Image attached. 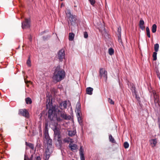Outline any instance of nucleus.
Wrapping results in <instances>:
<instances>
[{"label": "nucleus", "instance_id": "f257e3e1", "mask_svg": "<svg viewBox=\"0 0 160 160\" xmlns=\"http://www.w3.org/2000/svg\"><path fill=\"white\" fill-rule=\"evenodd\" d=\"M47 108H49L48 113V118L51 122H61L63 120H69L70 116H67L65 113L64 111H60L58 109L56 105H52V98L49 97H47L46 102Z\"/></svg>", "mask_w": 160, "mask_h": 160}, {"label": "nucleus", "instance_id": "f03ea898", "mask_svg": "<svg viewBox=\"0 0 160 160\" xmlns=\"http://www.w3.org/2000/svg\"><path fill=\"white\" fill-rule=\"evenodd\" d=\"M48 122H46L45 124L44 134L45 138L46 139L47 148L45 149L46 158L48 159L50 157V149L52 147V140L50 138L48 134Z\"/></svg>", "mask_w": 160, "mask_h": 160}, {"label": "nucleus", "instance_id": "7ed1b4c3", "mask_svg": "<svg viewBox=\"0 0 160 160\" xmlns=\"http://www.w3.org/2000/svg\"><path fill=\"white\" fill-rule=\"evenodd\" d=\"M65 77L64 71L61 68L60 66H57L54 70L52 79L56 82H58L63 79Z\"/></svg>", "mask_w": 160, "mask_h": 160}, {"label": "nucleus", "instance_id": "20e7f679", "mask_svg": "<svg viewBox=\"0 0 160 160\" xmlns=\"http://www.w3.org/2000/svg\"><path fill=\"white\" fill-rule=\"evenodd\" d=\"M52 124L53 125L54 128L53 129L54 132V136L55 138H57V140L58 142L59 146L61 147L62 146V142L61 139V136L60 134V131L59 128H57L58 122H51Z\"/></svg>", "mask_w": 160, "mask_h": 160}, {"label": "nucleus", "instance_id": "39448f33", "mask_svg": "<svg viewBox=\"0 0 160 160\" xmlns=\"http://www.w3.org/2000/svg\"><path fill=\"white\" fill-rule=\"evenodd\" d=\"M66 14L68 20V25L69 27L70 28L71 26H75L77 23L76 16L72 14L69 10L68 11Z\"/></svg>", "mask_w": 160, "mask_h": 160}, {"label": "nucleus", "instance_id": "423d86ee", "mask_svg": "<svg viewBox=\"0 0 160 160\" xmlns=\"http://www.w3.org/2000/svg\"><path fill=\"white\" fill-rule=\"evenodd\" d=\"M18 114L19 115L25 117L28 119L30 117V115L28 110L26 109H21L18 110Z\"/></svg>", "mask_w": 160, "mask_h": 160}, {"label": "nucleus", "instance_id": "0eeeda50", "mask_svg": "<svg viewBox=\"0 0 160 160\" xmlns=\"http://www.w3.org/2000/svg\"><path fill=\"white\" fill-rule=\"evenodd\" d=\"M30 19L25 18L24 21L22 22V29L29 28L30 27Z\"/></svg>", "mask_w": 160, "mask_h": 160}, {"label": "nucleus", "instance_id": "6e6552de", "mask_svg": "<svg viewBox=\"0 0 160 160\" xmlns=\"http://www.w3.org/2000/svg\"><path fill=\"white\" fill-rule=\"evenodd\" d=\"M57 58L59 61L62 62L63 59L65 58V51L63 49H61L58 52Z\"/></svg>", "mask_w": 160, "mask_h": 160}, {"label": "nucleus", "instance_id": "1a4fd4ad", "mask_svg": "<svg viewBox=\"0 0 160 160\" xmlns=\"http://www.w3.org/2000/svg\"><path fill=\"white\" fill-rule=\"evenodd\" d=\"M99 75L100 78H103L105 81L106 82L107 80V72L102 68H100L99 71Z\"/></svg>", "mask_w": 160, "mask_h": 160}, {"label": "nucleus", "instance_id": "9d476101", "mask_svg": "<svg viewBox=\"0 0 160 160\" xmlns=\"http://www.w3.org/2000/svg\"><path fill=\"white\" fill-rule=\"evenodd\" d=\"M149 141L150 145L152 148L155 147L158 143V140L156 138L151 139L149 140Z\"/></svg>", "mask_w": 160, "mask_h": 160}, {"label": "nucleus", "instance_id": "9b49d317", "mask_svg": "<svg viewBox=\"0 0 160 160\" xmlns=\"http://www.w3.org/2000/svg\"><path fill=\"white\" fill-rule=\"evenodd\" d=\"M154 98V102L155 103H157L158 104V105L160 106V102L159 99V96L157 95L155 92H153Z\"/></svg>", "mask_w": 160, "mask_h": 160}, {"label": "nucleus", "instance_id": "f8f14e48", "mask_svg": "<svg viewBox=\"0 0 160 160\" xmlns=\"http://www.w3.org/2000/svg\"><path fill=\"white\" fill-rule=\"evenodd\" d=\"M82 146H81L79 149V154L81 160H85L84 150L82 148Z\"/></svg>", "mask_w": 160, "mask_h": 160}, {"label": "nucleus", "instance_id": "ddd939ff", "mask_svg": "<svg viewBox=\"0 0 160 160\" xmlns=\"http://www.w3.org/2000/svg\"><path fill=\"white\" fill-rule=\"evenodd\" d=\"M67 106V103L66 101L62 102L59 105V107L62 110L66 108Z\"/></svg>", "mask_w": 160, "mask_h": 160}, {"label": "nucleus", "instance_id": "4468645a", "mask_svg": "<svg viewBox=\"0 0 160 160\" xmlns=\"http://www.w3.org/2000/svg\"><path fill=\"white\" fill-rule=\"evenodd\" d=\"M144 22L142 19H141L139 22V27L142 30L145 29V26H144Z\"/></svg>", "mask_w": 160, "mask_h": 160}, {"label": "nucleus", "instance_id": "2eb2a0df", "mask_svg": "<svg viewBox=\"0 0 160 160\" xmlns=\"http://www.w3.org/2000/svg\"><path fill=\"white\" fill-rule=\"evenodd\" d=\"M93 88L91 87H88L86 89L87 93L88 94L91 95L92 94Z\"/></svg>", "mask_w": 160, "mask_h": 160}, {"label": "nucleus", "instance_id": "dca6fc26", "mask_svg": "<svg viewBox=\"0 0 160 160\" xmlns=\"http://www.w3.org/2000/svg\"><path fill=\"white\" fill-rule=\"evenodd\" d=\"M69 147L70 148L71 150L73 151V150L77 149V145L75 144H70L69 145Z\"/></svg>", "mask_w": 160, "mask_h": 160}, {"label": "nucleus", "instance_id": "f3484780", "mask_svg": "<svg viewBox=\"0 0 160 160\" xmlns=\"http://www.w3.org/2000/svg\"><path fill=\"white\" fill-rule=\"evenodd\" d=\"M25 145L27 146H28L32 150H34V145L33 144L28 142H25Z\"/></svg>", "mask_w": 160, "mask_h": 160}, {"label": "nucleus", "instance_id": "a211bd4d", "mask_svg": "<svg viewBox=\"0 0 160 160\" xmlns=\"http://www.w3.org/2000/svg\"><path fill=\"white\" fill-rule=\"evenodd\" d=\"M76 132L75 130H71L68 131V135L69 136L72 137L76 133Z\"/></svg>", "mask_w": 160, "mask_h": 160}, {"label": "nucleus", "instance_id": "6ab92c4d", "mask_svg": "<svg viewBox=\"0 0 160 160\" xmlns=\"http://www.w3.org/2000/svg\"><path fill=\"white\" fill-rule=\"evenodd\" d=\"M74 34L72 32H71L69 33V41H72L74 38Z\"/></svg>", "mask_w": 160, "mask_h": 160}, {"label": "nucleus", "instance_id": "aec40b11", "mask_svg": "<svg viewBox=\"0 0 160 160\" xmlns=\"http://www.w3.org/2000/svg\"><path fill=\"white\" fill-rule=\"evenodd\" d=\"M109 141L112 142V143H115L116 141L114 139V138L112 137V135L111 134H110L109 135Z\"/></svg>", "mask_w": 160, "mask_h": 160}, {"label": "nucleus", "instance_id": "412c9836", "mask_svg": "<svg viewBox=\"0 0 160 160\" xmlns=\"http://www.w3.org/2000/svg\"><path fill=\"white\" fill-rule=\"evenodd\" d=\"M157 26L155 24L152 25V31L153 33H155L157 30Z\"/></svg>", "mask_w": 160, "mask_h": 160}, {"label": "nucleus", "instance_id": "4be33fe9", "mask_svg": "<svg viewBox=\"0 0 160 160\" xmlns=\"http://www.w3.org/2000/svg\"><path fill=\"white\" fill-rule=\"evenodd\" d=\"M76 108L77 109L78 113V114H79L78 112L80 111L81 109V104L79 102L77 103L76 106Z\"/></svg>", "mask_w": 160, "mask_h": 160}, {"label": "nucleus", "instance_id": "5701e85b", "mask_svg": "<svg viewBox=\"0 0 160 160\" xmlns=\"http://www.w3.org/2000/svg\"><path fill=\"white\" fill-rule=\"evenodd\" d=\"M25 101L27 104H31L32 103V101L31 99L28 97L25 99Z\"/></svg>", "mask_w": 160, "mask_h": 160}, {"label": "nucleus", "instance_id": "b1692460", "mask_svg": "<svg viewBox=\"0 0 160 160\" xmlns=\"http://www.w3.org/2000/svg\"><path fill=\"white\" fill-rule=\"evenodd\" d=\"M114 49L112 48H109L108 49V53L110 55H112L114 54Z\"/></svg>", "mask_w": 160, "mask_h": 160}, {"label": "nucleus", "instance_id": "393cba45", "mask_svg": "<svg viewBox=\"0 0 160 160\" xmlns=\"http://www.w3.org/2000/svg\"><path fill=\"white\" fill-rule=\"evenodd\" d=\"M146 30L148 37L149 38H150L151 36L150 32V30L148 27H146Z\"/></svg>", "mask_w": 160, "mask_h": 160}, {"label": "nucleus", "instance_id": "a878e982", "mask_svg": "<svg viewBox=\"0 0 160 160\" xmlns=\"http://www.w3.org/2000/svg\"><path fill=\"white\" fill-rule=\"evenodd\" d=\"M159 45L158 43H156L154 45V49L155 52H157L158 51Z\"/></svg>", "mask_w": 160, "mask_h": 160}, {"label": "nucleus", "instance_id": "bb28decb", "mask_svg": "<svg viewBox=\"0 0 160 160\" xmlns=\"http://www.w3.org/2000/svg\"><path fill=\"white\" fill-rule=\"evenodd\" d=\"M31 60H30V56H29L28 58V59L27 60V62H26V63H27V65L30 67H31Z\"/></svg>", "mask_w": 160, "mask_h": 160}, {"label": "nucleus", "instance_id": "cd10ccee", "mask_svg": "<svg viewBox=\"0 0 160 160\" xmlns=\"http://www.w3.org/2000/svg\"><path fill=\"white\" fill-rule=\"evenodd\" d=\"M157 52H155L153 53L152 57L153 58V60L155 61L157 59Z\"/></svg>", "mask_w": 160, "mask_h": 160}, {"label": "nucleus", "instance_id": "c85d7f7f", "mask_svg": "<svg viewBox=\"0 0 160 160\" xmlns=\"http://www.w3.org/2000/svg\"><path fill=\"white\" fill-rule=\"evenodd\" d=\"M121 27L119 26L118 28L117 31L119 34V35H118V37L119 38H120L121 35Z\"/></svg>", "mask_w": 160, "mask_h": 160}, {"label": "nucleus", "instance_id": "c756f323", "mask_svg": "<svg viewBox=\"0 0 160 160\" xmlns=\"http://www.w3.org/2000/svg\"><path fill=\"white\" fill-rule=\"evenodd\" d=\"M129 86L131 89H132L133 90H134L136 89L135 86L132 83H129Z\"/></svg>", "mask_w": 160, "mask_h": 160}, {"label": "nucleus", "instance_id": "7c9ffc66", "mask_svg": "<svg viewBox=\"0 0 160 160\" xmlns=\"http://www.w3.org/2000/svg\"><path fill=\"white\" fill-rule=\"evenodd\" d=\"M135 98H136V99L137 100V101H138V102L140 106H141V102L140 101V98L138 96V95H137V96H135Z\"/></svg>", "mask_w": 160, "mask_h": 160}, {"label": "nucleus", "instance_id": "2f4dec72", "mask_svg": "<svg viewBox=\"0 0 160 160\" xmlns=\"http://www.w3.org/2000/svg\"><path fill=\"white\" fill-rule=\"evenodd\" d=\"M33 157V155H31V158H29L28 156L26 154L24 155V160H32V158Z\"/></svg>", "mask_w": 160, "mask_h": 160}, {"label": "nucleus", "instance_id": "473e14b6", "mask_svg": "<svg viewBox=\"0 0 160 160\" xmlns=\"http://www.w3.org/2000/svg\"><path fill=\"white\" fill-rule=\"evenodd\" d=\"M131 90L132 93V95L133 96L135 95V96H136L137 95V92L136 89H134V90H133L132 89H131Z\"/></svg>", "mask_w": 160, "mask_h": 160}, {"label": "nucleus", "instance_id": "72a5a7b5", "mask_svg": "<svg viewBox=\"0 0 160 160\" xmlns=\"http://www.w3.org/2000/svg\"><path fill=\"white\" fill-rule=\"evenodd\" d=\"M129 146V144L128 142H126L124 143L123 146L125 148H128Z\"/></svg>", "mask_w": 160, "mask_h": 160}, {"label": "nucleus", "instance_id": "f704fd0d", "mask_svg": "<svg viewBox=\"0 0 160 160\" xmlns=\"http://www.w3.org/2000/svg\"><path fill=\"white\" fill-rule=\"evenodd\" d=\"M108 102L111 104L114 105V102L111 99L109 98L108 99Z\"/></svg>", "mask_w": 160, "mask_h": 160}, {"label": "nucleus", "instance_id": "c9c22d12", "mask_svg": "<svg viewBox=\"0 0 160 160\" xmlns=\"http://www.w3.org/2000/svg\"><path fill=\"white\" fill-rule=\"evenodd\" d=\"M89 1L90 4L92 5H93L95 3V0H89Z\"/></svg>", "mask_w": 160, "mask_h": 160}, {"label": "nucleus", "instance_id": "e433bc0d", "mask_svg": "<svg viewBox=\"0 0 160 160\" xmlns=\"http://www.w3.org/2000/svg\"><path fill=\"white\" fill-rule=\"evenodd\" d=\"M84 37L85 38H87L88 37V35L87 32H84Z\"/></svg>", "mask_w": 160, "mask_h": 160}, {"label": "nucleus", "instance_id": "4c0bfd02", "mask_svg": "<svg viewBox=\"0 0 160 160\" xmlns=\"http://www.w3.org/2000/svg\"><path fill=\"white\" fill-rule=\"evenodd\" d=\"M50 37V36H43L42 38L44 40H47L48 38H49Z\"/></svg>", "mask_w": 160, "mask_h": 160}, {"label": "nucleus", "instance_id": "58836bf2", "mask_svg": "<svg viewBox=\"0 0 160 160\" xmlns=\"http://www.w3.org/2000/svg\"><path fill=\"white\" fill-rule=\"evenodd\" d=\"M104 29L105 30V31H104L105 34L104 33H102V35H104V36H107V35H108V34L106 32V31L105 30V29L104 27Z\"/></svg>", "mask_w": 160, "mask_h": 160}, {"label": "nucleus", "instance_id": "ea45409f", "mask_svg": "<svg viewBox=\"0 0 160 160\" xmlns=\"http://www.w3.org/2000/svg\"><path fill=\"white\" fill-rule=\"evenodd\" d=\"M76 2H75V1L74 2V7H77V5L78 4V1H77L76 0Z\"/></svg>", "mask_w": 160, "mask_h": 160}, {"label": "nucleus", "instance_id": "a19ab883", "mask_svg": "<svg viewBox=\"0 0 160 160\" xmlns=\"http://www.w3.org/2000/svg\"><path fill=\"white\" fill-rule=\"evenodd\" d=\"M78 121L79 122H80V121H82V118L81 117H79L78 118Z\"/></svg>", "mask_w": 160, "mask_h": 160}, {"label": "nucleus", "instance_id": "79ce46f5", "mask_svg": "<svg viewBox=\"0 0 160 160\" xmlns=\"http://www.w3.org/2000/svg\"><path fill=\"white\" fill-rule=\"evenodd\" d=\"M28 39L30 42L32 41V39L31 35H30L29 37H28Z\"/></svg>", "mask_w": 160, "mask_h": 160}, {"label": "nucleus", "instance_id": "37998d69", "mask_svg": "<svg viewBox=\"0 0 160 160\" xmlns=\"http://www.w3.org/2000/svg\"><path fill=\"white\" fill-rule=\"evenodd\" d=\"M36 160H41V158L40 156H37L36 158Z\"/></svg>", "mask_w": 160, "mask_h": 160}, {"label": "nucleus", "instance_id": "c03bdc74", "mask_svg": "<svg viewBox=\"0 0 160 160\" xmlns=\"http://www.w3.org/2000/svg\"><path fill=\"white\" fill-rule=\"evenodd\" d=\"M64 141L65 142H69V141L68 140V139L67 138H65L64 139Z\"/></svg>", "mask_w": 160, "mask_h": 160}, {"label": "nucleus", "instance_id": "a18cd8bd", "mask_svg": "<svg viewBox=\"0 0 160 160\" xmlns=\"http://www.w3.org/2000/svg\"><path fill=\"white\" fill-rule=\"evenodd\" d=\"M118 41H119V42H120L121 43H122V40H121V37H120V38L119 37V38L118 37Z\"/></svg>", "mask_w": 160, "mask_h": 160}, {"label": "nucleus", "instance_id": "49530a36", "mask_svg": "<svg viewBox=\"0 0 160 160\" xmlns=\"http://www.w3.org/2000/svg\"><path fill=\"white\" fill-rule=\"evenodd\" d=\"M79 123L80 126H82V124H83L82 121H80V122H79Z\"/></svg>", "mask_w": 160, "mask_h": 160}, {"label": "nucleus", "instance_id": "de8ad7c7", "mask_svg": "<svg viewBox=\"0 0 160 160\" xmlns=\"http://www.w3.org/2000/svg\"><path fill=\"white\" fill-rule=\"evenodd\" d=\"M157 76L160 79V76H159V73H158L157 72Z\"/></svg>", "mask_w": 160, "mask_h": 160}, {"label": "nucleus", "instance_id": "09e8293b", "mask_svg": "<svg viewBox=\"0 0 160 160\" xmlns=\"http://www.w3.org/2000/svg\"><path fill=\"white\" fill-rule=\"evenodd\" d=\"M39 146V148L40 147V145L39 144H38V143L37 145V147H38V146Z\"/></svg>", "mask_w": 160, "mask_h": 160}, {"label": "nucleus", "instance_id": "8fccbe9b", "mask_svg": "<svg viewBox=\"0 0 160 160\" xmlns=\"http://www.w3.org/2000/svg\"><path fill=\"white\" fill-rule=\"evenodd\" d=\"M25 82L26 83H28V82H30V83L31 82L30 81H27V82H26V81H25Z\"/></svg>", "mask_w": 160, "mask_h": 160}, {"label": "nucleus", "instance_id": "3c124183", "mask_svg": "<svg viewBox=\"0 0 160 160\" xmlns=\"http://www.w3.org/2000/svg\"><path fill=\"white\" fill-rule=\"evenodd\" d=\"M45 32V31H43V32H42V33H44Z\"/></svg>", "mask_w": 160, "mask_h": 160}, {"label": "nucleus", "instance_id": "603ef678", "mask_svg": "<svg viewBox=\"0 0 160 160\" xmlns=\"http://www.w3.org/2000/svg\"><path fill=\"white\" fill-rule=\"evenodd\" d=\"M26 149H28V148H27V147H26Z\"/></svg>", "mask_w": 160, "mask_h": 160}, {"label": "nucleus", "instance_id": "864d4df0", "mask_svg": "<svg viewBox=\"0 0 160 160\" xmlns=\"http://www.w3.org/2000/svg\"><path fill=\"white\" fill-rule=\"evenodd\" d=\"M27 86L28 87V86H29V85H27Z\"/></svg>", "mask_w": 160, "mask_h": 160}, {"label": "nucleus", "instance_id": "5fc2aeb1", "mask_svg": "<svg viewBox=\"0 0 160 160\" xmlns=\"http://www.w3.org/2000/svg\"><path fill=\"white\" fill-rule=\"evenodd\" d=\"M72 160H74V159H72Z\"/></svg>", "mask_w": 160, "mask_h": 160}]
</instances>
